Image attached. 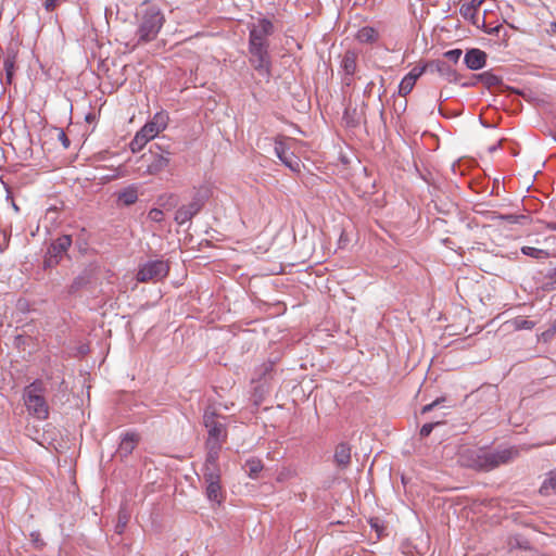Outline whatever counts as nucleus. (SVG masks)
<instances>
[{
	"label": "nucleus",
	"mask_w": 556,
	"mask_h": 556,
	"mask_svg": "<svg viewBox=\"0 0 556 556\" xmlns=\"http://www.w3.org/2000/svg\"><path fill=\"white\" fill-rule=\"evenodd\" d=\"M519 455V451L515 447L488 452L481 448L467 450L460 455L459 462L463 466L477 470L489 471L502 464H506Z\"/></svg>",
	"instance_id": "1"
},
{
	"label": "nucleus",
	"mask_w": 556,
	"mask_h": 556,
	"mask_svg": "<svg viewBox=\"0 0 556 556\" xmlns=\"http://www.w3.org/2000/svg\"><path fill=\"white\" fill-rule=\"evenodd\" d=\"M45 388L41 381H35L24 389L23 399L28 413L43 420L49 416V406L45 399Z\"/></svg>",
	"instance_id": "2"
},
{
	"label": "nucleus",
	"mask_w": 556,
	"mask_h": 556,
	"mask_svg": "<svg viewBox=\"0 0 556 556\" xmlns=\"http://www.w3.org/2000/svg\"><path fill=\"white\" fill-rule=\"evenodd\" d=\"M251 63L258 74L270 76V60L267 51L266 37H250Z\"/></svg>",
	"instance_id": "3"
},
{
	"label": "nucleus",
	"mask_w": 556,
	"mask_h": 556,
	"mask_svg": "<svg viewBox=\"0 0 556 556\" xmlns=\"http://www.w3.org/2000/svg\"><path fill=\"white\" fill-rule=\"evenodd\" d=\"M295 141L291 138L279 137L275 140V154L292 172H301V160L294 154Z\"/></svg>",
	"instance_id": "4"
},
{
	"label": "nucleus",
	"mask_w": 556,
	"mask_h": 556,
	"mask_svg": "<svg viewBox=\"0 0 556 556\" xmlns=\"http://www.w3.org/2000/svg\"><path fill=\"white\" fill-rule=\"evenodd\" d=\"M139 162L141 163L139 170L143 175H157L169 166L170 153H157L150 150L149 153L141 155Z\"/></svg>",
	"instance_id": "5"
},
{
	"label": "nucleus",
	"mask_w": 556,
	"mask_h": 556,
	"mask_svg": "<svg viewBox=\"0 0 556 556\" xmlns=\"http://www.w3.org/2000/svg\"><path fill=\"white\" fill-rule=\"evenodd\" d=\"M169 265L162 260L150 261L141 265L136 279L138 282L159 281L168 275Z\"/></svg>",
	"instance_id": "6"
},
{
	"label": "nucleus",
	"mask_w": 556,
	"mask_h": 556,
	"mask_svg": "<svg viewBox=\"0 0 556 556\" xmlns=\"http://www.w3.org/2000/svg\"><path fill=\"white\" fill-rule=\"evenodd\" d=\"M164 23V15L155 5L148 7L141 13V22L139 26L140 35H156Z\"/></svg>",
	"instance_id": "7"
},
{
	"label": "nucleus",
	"mask_w": 556,
	"mask_h": 556,
	"mask_svg": "<svg viewBox=\"0 0 556 556\" xmlns=\"http://www.w3.org/2000/svg\"><path fill=\"white\" fill-rule=\"evenodd\" d=\"M203 420L208 431L206 444L219 443V445H223L227 438L225 426L216 419L214 413H205Z\"/></svg>",
	"instance_id": "8"
},
{
	"label": "nucleus",
	"mask_w": 556,
	"mask_h": 556,
	"mask_svg": "<svg viewBox=\"0 0 556 556\" xmlns=\"http://www.w3.org/2000/svg\"><path fill=\"white\" fill-rule=\"evenodd\" d=\"M205 203V197L197 193L192 198V200L185 205H181L175 214V220L182 225L189 220L192 219L193 216H195L204 206Z\"/></svg>",
	"instance_id": "9"
},
{
	"label": "nucleus",
	"mask_w": 556,
	"mask_h": 556,
	"mask_svg": "<svg viewBox=\"0 0 556 556\" xmlns=\"http://www.w3.org/2000/svg\"><path fill=\"white\" fill-rule=\"evenodd\" d=\"M248 27L250 28V35H270L271 33L277 31L278 29L275 27L274 23L266 17H251V22L248 23Z\"/></svg>",
	"instance_id": "10"
},
{
	"label": "nucleus",
	"mask_w": 556,
	"mask_h": 556,
	"mask_svg": "<svg viewBox=\"0 0 556 556\" xmlns=\"http://www.w3.org/2000/svg\"><path fill=\"white\" fill-rule=\"evenodd\" d=\"M139 442V434L135 432H126L121 440L117 453L121 456H128L132 453Z\"/></svg>",
	"instance_id": "11"
},
{
	"label": "nucleus",
	"mask_w": 556,
	"mask_h": 556,
	"mask_svg": "<svg viewBox=\"0 0 556 556\" xmlns=\"http://www.w3.org/2000/svg\"><path fill=\"white\" fill-rule=\"evenodd\" d=\"M486 55L479 49H471L465 55V63L468 68L477 71L485 65Z\"/></svg>",
	"instance_id": "12"
},
{
	"label": "nucleus",
	"mask_w": 556,
	"mask_h": 556,
	"mask_svg": "<svg viewBox=\"0 0 556 556\" xmlns=\"http://www.w3.org/2000/svg\"><path fill=\"white\" fill-rule=\"evenodd\" d=\"M459 11H460V14L463 15V17L465 20L469 21L472 25H475L477 29H480L481 27L482 28L485 27L484 14L481 16V14H479V12L471 9V7H469L467 3H464L460 7Z\"/></svg>",
	"instance_id": "13"
},
{
	"label": "nucleus",
	"mask_w": 556,
	"mask_h": 556,
	"mask_svg": "<svg viewBox=\"0 0 556 556\" xmlns=\"http://www.w3.org/2000/svg\"><path fill=\"white\" fill-rule=\"evenodd\" d=\"M334 462L341 468H346L351 463V447L346 443H340L336 447Z\"/></svg>",
	"instance_id": "14"
},
{
	"label": "nucleus",
	"mask_w": 556,
	"mask_h": 556,
	"mask_svg": "<svg viewBox=\"0 0 556 556\" xmlns=\"http://www.w3.org/2000/svg\"><path fill=\"white\" fill-rule=\"evenodd\" d=\"M71 245L72 238L70 236L64 235L59 237L55 241H53L49 247L48 251L62 258Z\"/></svg>",
	"instance_id": "15"
},
{
	"label": "nucleus",
	"mask_w": 556,
	"mask_h": 556,
	"mask_svg": "<svg viewBox=\"0 0 556 556\" xmlns=\"http://www.w3.org/2000/svg\"><path fill=\"white\" fill-rule=\"evenodd\" d=\"M539 492L543 496L556 495V470H551L545 475Z\"/></svg>",
	"instance_id": "16"
},
{
	"label": "nucleus",
	"mask_w": 556,
	"mask_h": 556,
	"mask_svg": "<svg viewBox=\"0 0 556 556\" xmlns=\"http://www.w3.org/2000/svg\"><path fill=\"white\" fill-rule=\"evenodd\" d=\"M222 446L223 445H219V443L206 444L207 455L204 467H207V469L218 467L217 462Z\"/></svg>",
	"instance_id": "17"
},
{
	"label": "nucleus",
	"mask_w": 556,
	"mask_h": 556,
	"mask_svg": "<svg viewBox=\"0 0 556 556\" xmlns=\"http://www.w3.org/2000/svg\"><path fill=\"white\" fill-rule=\"evenodd\" d=\"M356 59H357V55L354 51L349 50L345 52V54L342 59L341 66L346 75H350V76L354 75V73L356 71Z\"/></svg>",
	"instance_id": "18"
},
{
	"label": "nucleus",
	"mask_w": 556,
	"mask_h": 556,
	"mask_svg": "<svg viewBox=\"0 0 556 556\" xmlns=\"http://www.w3.org/2000/svg\"><path fill=\"white\" fill-rule=\"evenodd\" d=\"M206 495L210 501L220 504L224 501L220 481L206 484Z\"/></svg>",
	"instance_id": "19"
},
{
	"label": "nucleus",
	"mask_w": 556,
	"mask_h": 556,
	"mask_svg": "<svg viewBox=\"0 0 556 556\" xmlns=\"http://www.w3.org/2000/svg\"><path fill=\"white\" fill-rule=\"evenodd\" d=\"M138 200V191L135 187H128L118 193V201L124 205H131Z\"/></svg>",
	"instance_id": "20"
},
{
	"label": "nucleus",
	"mask_w": 556,
	"mask_h": 556,
	"mask_svg": "<svg viewBox=\"0 0 556 556\" xmlns=\"http://www.w3.org/2000/svg\"><path fill=\"white\" fill-rule=\"evenodd\" d=\"M244 468L248 471L249 476L254 478L262 471L263 464L260 459L252 458L245 462Z\"/></svg>",
	"instance_id": "21"
},
{
	"label": "nucleus",
	"mask_w": 556,
	"mask_h": 556,
	"mask_svg": "<svg viewBox=\"0 0 556 556\" xmlns=\"http://www.w3.org/2000/svg\"><path fill=\"white\" fill-rule=\"evenodd\" d=\"M491 218L493 220H505L509 224H518L521 220L526 219L527 217L525 215H515V214L502 215V214H496L495 212H492Z\"/></svg>",
	"instance_id": "22"
},
{
	"label": "nucleus",
	"mask_w": 556,
	"mask_h": 556,
	"mask_svg": "<svg viewBox=\"0 0 556 556\" xmlns=\"http://www.w3.org/2000/svg\"><path fill=\"white\" fill-rule=\"evenodd\" d=\"M139 131L150 141L154 139L162 130L159 129L151 121H149L144 124L143 127H141Z\"/></svg>",
	"instance_id": "23"
},
{
	"label": "nucleus",
	"mask_w": 556,
	"mask_h": 556,
	"mask_svg": "<svg viewBox=\"0 0 556 556\" xmlns=\"http://www.w3.org/2000/svg\"><path fill=\"white\" fill-rule=\"evenodd\" d=\"M204 481L206 484L213 483V482H219L220 481V471L219 467H214L211 469H207V467H204Z\"/></svg>",
	"instance_id": "24"
},
{
	"label": "nucleus",
	"mask_w": 556,
	"mask_h": 556,
	"mask_svg": "<svg viewBox=\"0 0 556 556\" xmlns=\"http://www.w3.org/2000/svg\"><path fill=\"white\" fill-rule=\"evenodd\" d=\"M148 142L149 140L138 130L130 141L129 147L132 152H139Z\"/></svg>",
	"instance_id": "25"
},
{
	"label": "nucleus",
	"mask_w": 556,
	"mask_h": 556,
	"mask_svg": "<svg viewBox=\"0 0 556 556\" xmlns=\"http://www.w3.org/2000/svg\"><path fill=\"white\" fill-rule=\"evenodd\" d=\"M169 117L166 112H157L152 117L151 122L162 131L167 127Z\"/></svg>",
	"instance_id": "26"
},
{
	"label": "nucleus",
	"mask_w": 556,
	"mask_h": 556,
	"mask_svg": "<svg viewBox=\"0 0 556 556\" xmlns=\"http://www.w3.org/2000/svg\"><path fill=\"white\" fill-rule=\"evenodd\" d=\"M415 84L412 77L405 75L399 86V93L403 97L407 96L413 90Z\"/></svg>",
	"instance_id": "27"
},
{
	"label": "nucleus",
	"mask_w": 556,
	"mask_h": 556,
	"mask_svg": "<svg viewBox=\"0 0 556 556\" xmlns=\"http://www.w3.org/2000/svg\"><path fill=\"white\" fill-rule=\"evenodd\" d=\"M513 324H514V327L518 330H521V329L531 330L535 326L534 321L528 320L523 317L515 318Z\"/></svg>",
	"instance_id": "28"
},
{
	"label": "nucleus",
	"mask_w": 556,
	"mask_h": 556,
	"mask_svg": "<svg viewBox=\"0 0 556 556\" xmlns=\"http://www.w3.org/2000/svg\"><path fill=\"white\" fill-rule=\"evenodd\" d=\"M61 260L62 258H60L59 256H56L53 253H50V251H48L47 255L45 257V261H43V266H45V268H52V267L56 266Z\"/></svg>",
	"instance_id": "29"
},
{
	"label": "nucleus",
	"mask_w": 556,
	"mask_h": 556,
	"mask_svg": "<svg viewBox=\"0 0 556 556\" xmlns=\"http://www.w3.org/2000/svg\"><path fill=\"white\" fill-rule=\"evenodd\" d=\"M148 217L152 222L161 223L164 219V213L160 208H152L150 210Z\"/></svg>",
	"instance_id": "30"
},
{
	"label": "nucleus",
	"mask_w": 556,
	"mask_h": 556,
	"mask_svg": "<svg viewBox=\"0 0 556 556\" xmlns=\"http://www.w3.org/2000/svg\"><path fill=\"white\" fill-rule=\"evenodd\" d=\"M556 334V320H554L551 326L542 332V339L544 341H549L554 338Z\"/></svg>",
	"instance_id": "31"
},
{
	"label": "nucleus",
	"mask_w": 556,
	"mask_h": 556,
	"mask_svg": "<svg viewBox=\"0 0 556 556\" xmlns=\"http://www.w3.org/2000/svg\"><path fill=\"white\" fill-rule=\"evenodd\" d=\"M522 253L525 255H528V256H532V257H540L541 254H543V251L540 250V249H536V248H533V247H523L521 249Z\"/></svg>",
	"instance_id": "32"
},
{
	"label": "nucleus",
	"mask_w": 556,
	"mask_h": 556,
	"mask_svg": "<svg viewBox=\"0 0 556 556\" xmlns=\"http://www.w3.org/2000/svg\"><path fill=\"white\" fill-rule=\"evenodd\" d=\"M441 422H429V424H425L421 429H420V435L422 438H427L430 435V433L432 432L433 428L438 425H440Z\"/></svg>",
	"instance_id": "33"
},
{
	"label": "nucleus",
	"mask_w": 556,
	"mask_h": 556,
	"mask_svg": "<svg viewBox=\"0 0 556 556\" xmlns=\"http://www.w3.org/2000/svg\"><path fill=\"white\" fill-rule=\"evenodd\" d=\"M62 0H45L43 7L46 11L52 12L61 3Z\"/></svg>",
	"instance_id": "34"
},
{
	"label": "nucleus",
	"mask_w": 556,
	"mask_h": 556,
	"mask_svg": "<svg viewBox=\"0 0 556 556\" xmlns=\"http://www.w3.org/2000/svg\"><path fill=\"white\" fill-rule=\"evenodd\" d=\"M460 55H462V50H459V49L450 50L445 53V56L454 62H457L458 59L460 58Z\"/></svg>",
	"instance_id": "35"
},
{
	"label": "nucleus",
	"mask_w": 556,
	"mask_h": 556,
	"mask_svg": "<svg viewBox=\"0 0 556 556\" xmlns=\"http://www.w3.org/2000/svg\"><path fill=\"white\" fill-rule=\"evenodd\" d=\"M4 68L7 71V77L10 80L12 76V68H13V60L10 58H7L3 62Z\"/></svg>",
	"instance_id": "36"
},
{
	"label": "nucleus",
	"mask_w": 556,
	"mask_h": 556,
	"mask_svg": "<svg viewBox=\"0 0 556 556\" xmlns=\"http://www.w3.org/2000/svg\"><path fill=\"white\" fill-rule=\"evenodd\" d=\"M424 68L414 67L406 76L412 77L414 83L421 76Z\"/></svg>",
	"instance_id": "37"
},
{
	"label": "nucleus",
	"mask_w": 556,
	"mask_h": 556,
	"mask_svg": "<svg viewBox=\"0 0 556 556\" xmlns=\"http://www.w3.org/2000/svg\"><path fill=\"white\" fill-rule=\"evenodd\" d=\"M441 401H443V399H437V400H435V401H433L432 403L425 405V406L422 407V409H421L422 414H426V413H428V412L432 410L435 406H438V405H439V403H440Z\"/></svg>",
	"instance_id": "38"
},
{
	"label": "nucleus",
	"mask_w": 556,
	"mask_h": 556,
	"mask_svg": "<svg viewBox=\"0 0 556 556\" xmlns=\"http://www.w3.org/2000/svg\"><path fill=\"white\" fill-rule=\"evenodd\" d=\"M483 0H471L469 2H466L471 9L476 10L480 13V7L482 4Z\"/></svg>",
	"instance_id": "39"
},
{
	"label": "nucleus",
	"mask_w": 556,
	"mask_h": 556,
	"mask_svg": "<svg viewBox=\"0 0 556 556\" xmlns=\"http://www.w3.org/2000/svg\"><path fill=\"white\" fill-rule=\"evenodd\" d=\"M482 76L485 77V81L490 85L498 83V78L495 75L485 73Z\"/></svg>",
	"instance_id": "40"
},
{
	"label": "nucleus",
	"mask_w": 556,
	"mask_h": 556,
	"mask_svg": "<svg viewBox=\"0 0 556 556\" xmlns=\"http://www.w3.org/2000/svg\"><path fill=\"white\" fill-rule=\"evenodd\" d=\"M59 139L61 140L63 147L65 149H67L70 147V140L68 138L66 137L65 132L64 131H60L59 132Z\"/></svg>",
	"instance_id": "41"
},
{
	"label": "nucleus",
	"mask_w": 556,
	"mask_h": 556,
	"mask_svg": "<svg viewBox=\"0 0 556 556\" xmlns=\"http://www.w3.org/2000/svg\"><path fill=\"white\" fill-rule=\"evenodd\" d=\"M127 522V516L126 515H122V513L119 514V522L117 525V528H123Z\"/></svg>",
	"instance_id": "42"
},
{
	"label": "nucleus",
	"mask_w": 556,
	"mask_h": 556,
	"mask_svg": "<svg viewBox=\"0 0 556 556\" xmlns=\"http://www.w3.org/2000/svg\"><path fill=\"white\" fill-rule=\"evenodd\" d=\"M549 278L552 279V283L554 285L553 289H556V268L549 275Z\"/></svg>",
	"instance_id": "43"
},
{
	"label": "nucleus",
	"mask_w": 556,
	"mask_h": 556,
	"mask_svg": "<svg viewBox=\"0 0 556 556\" xmlns=\"http://www.w3.org/2000/svg\"><path fill=\"white\" fill-rule=\"evenodd\" d=\"M500 27H501V26H495V27L490 28V29H486V28H485L484 30H485L488 34H492L493 31L498 33V31H500Z\"/></svg>",
	"instance_id": "44"
},
{
	"label": "nucleus",
	"mask_w": 556,
	"mask_h": 556,
	"mask_svg": "<svg viewBox=\"0 0 556 556\" xmlns=\"http://www.w3.org/2000/svg\"><path fill=\"white\" fill-rule=\"evenodd\" d=\"M549 228L556 230V222L549 225Z\"/></svg>",
	"instance_id": "45"
},
{
	"label": "nucleus",
	"mask_w": 556,
	"mask_h": 556,
	"mask_svg": "<svg viewBox=\"0 0 556 556\" xmlns=\"http://www.w3.org/2000/svg\"><path fill=\"white\" fill-rule=\"evenodd\" d=\"M541 445H542V444H534V445H532V446L527 447L526 450H529L530 447H539V446H541Z\"/></svg>",
	"instance_id": "46"
},
{
	"label": "nucleus",
	"mask_w": 556,
	"mask_h": 556,
	"mask_svg": "<svg viewBox=\"0 0 556 556\" xmlns=\"http://www.w3.org/2000/svg\"><path fill=\"white\" fill-rule=\"evenodd\" d=\"M142 40L147 41V39H149L150 37H146V36H142L140 37Z\"/></svg>",
	"instance_id": "47"
},
{
	"label": "nucleus",
	"mask_w": 556,
	"mask_h": 556,
	"mask_svg": "<svg viewBox=\"0 0 556 556\" xmlns=\"http://www.w3.org/2000/svg\"><path fill=\"white\" fill-rule=\"evenodd\" d=\"M555 140H556V135H555Z\"/></svg>",
	"instance_id": "48"
}]
</instances>
